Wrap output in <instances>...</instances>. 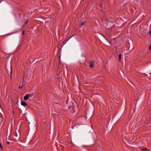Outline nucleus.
I'll return each mask as SVG.
<instances>
[{
  "label": "nucleus",
  "instance_id": "a211bd4d",
  "mask_svg": "<svg viewBox=\"0 0 151 151\" xmlns=\"http://www.w3.org/2000/svg\"><path fill=\"white\" fill-rule=\"evenodd\" d=\"M23 81H24V78H23Z\"/></svg>",
  "mask_w": 151,
  "mask_h": 151
},
{
  "label": "nucleus",
  "instance_id": "7ed1b4c3",
  "mask_svg": "<svg viewBox=\"0 0 151 151\" xmlns=\"http://www.w3.org/2000/svg\"><path fill=\"white\" fill-rule=\"evenodd\" d=\"M21 104L24 106H26L27 105L26 103L24 101H22Z\"/></svg>",
  "mask_w": 151,
  "mask_h": 151
},
{
  "label": "nucleus",
  "instance_id": "dca6fc26",
  "mask_svg": "<svg viewBox=\"0 0 151 151\" xmlns=\"http://www.w3.org/2000/svg\"><path fill=\"white\" fill-rule=\"evenodd\" d=\"M63 91H65V88L64 89L63 88Z\"/></svg>",
  "mask_w": 151,
  "mask_h": 151
},
{
  "label": "nucleus",
  "instance_id": "f8f14e48",
  "mask_svg": "<svg viewBox=\"0 0 151 151\" xmlns=\"http://www.w3.org/2000/svg\"><path fill=\"white\" fill-rule=\"evenodd\" d=\"M22 86L21 87L20 86H19V88H22Z\"/></svg>",
  "mask_w": 151,
  "mask_h": 151
},
{
  "label": "nucleus",
  "instance_id": "0eeeda50",
  "mask_svg": "<svg viewBox=\"0 0 151 151\" xmlns=\"http://www.w3.org/2000/svg\"><path fill=\"white\" fill-rule=\"evenodd\" d=\"M0 147H1V148L2 149H3L2 146V145H1V143H0Z\"/></svg>",
  "mask_w": 151,
  "mask_h": 151
},
{
  "label": "nucleus",
  "instance_id": "f3484780",
  "mask_svg": "<svg viewBox=\"0 0 151 151\" xmlns=\"http://www.w3.org/2000/svg\"><path fill=\"white\" fill-rule=\"evenodd\" d=\"M12 73V71L11 70V72H10L11 76Z\"/></svg>",
  "mask_w": 151,
  "mask_h": 151
},
{
  "label": "nucleus",
  "instance_id": "423d86ee",
  "mask_svg": "<svg viewBox=\"0 0 151 151\" xmlns=\"http://www.w3.org/2000/svg\"><path fill=\"white\" fill-rule=\"evenodd\" d=\"M33 95V94H28V96H29V97H32V96Z\"/></svg>",
  "mask_w": 151,
  "mask_h": 151
},
{
  "label": "nucleus",
  "instance_id": "9b49d317",
  "mask_svg": "<svg viewBox=\"0 0 151 151\" xmlns=\"http://www.w3.org/2000/svg\"><path fill=\"white\" fill-rule=\"evenodd\" d=\"M150 37H151V31H150ZM148 33H149V32H148Z\"/></svg>",
  "mask_w": 151,
  "mask_h": 151
},
{
  "label": "nucleus",
  "instance_id": "2eb2a0df",
  "mask_svg": "<svg viewBox=\"0 0 151 151\" xmlns=\"http://www.w3.org/2000/svg\"><path fill=\"white\" fill-rule=\"evenodd\" d=\"M28 21V20H27L26 22H25V24H26L27 23Z\"/></svg>",
  "mask_w": 151,
  "mask_h": 151
},
{
  "label": "nucleus",
  "instance_id": "f03ea898",
  "mask_svg": "<svg viewBox=\"0 0 151 151\" xmlns=\"http://www.w3.org/2000/svg\"><path fill=\"white\" fill-rule=\"evenodd\" d=\"M29 97L28 94H27L24 97V98L25 100H27L29 99Z\"/></svg>",
  "mask_w": 151,
  "mask_h": 151
},
{
  "label": "nucleus",
  "instance_id": "20e7f679",
  "mask_svg": "<svg viewBox=\"0 0 151 151\" xmlns=\"http://www.w3.org/2000/svg\"><path fill=\"white\" fill-rule=\"evenodd\" d=\"M119 62L121 61V55L120 54L119 55Z\"/></svg>",
  "mask_w": 151,
  "mask_h": 151
},
{
  "label": "nucleus",
  "instance_id": "f257e3e1",
  "mask_svg": "<svg viewBox=\"0 0 151 151\" xmlns=\"http://www.w3.org/2000/svg\"><path fill=\"white\" fill-rule=\"evenodd\" d=\"M89 67L91 68H93L94 67V64L93 62H89Z\"/></svg>",
  "mask_w": 151,
  "mask_h": 151
},
{
  "label": "nucleus",
  "instance_id": "9d476101",
  "mask_svg": "<svg viewBox=\"0 0 151 151\" xmlns=\"http://www.w3.org/2000/svg\"><path fill=\"white\" fill-rule=\"evenodd\" d=\"M149 49L151 50V45H150L149 46Z\"/></svg>",
  "mask_w": 151,
  "mask_h": 151
},
{
  "label": "nucleus",
  "instance_id": "1a4fd4ad",
  "mask_svg": "<svg viewBox=\"0 0 151 151\" xmlns=\"http://www.w3.org/2000/svg\"><path fill=\"white\" fill-rule=\"evenodd\" d=\"M84 24L83 23V22H82L81 24L80 25H81L82 26Z\"/></svg>",
  "mask_w": 151,
  "mask_h": 151
},
{
  "label": "nucleus",
  "instance_id": "6e6552de",
  "mask_svg": "<svg viewBox=\"0 0 151 151\" xmlns=\"http://www.w3.org/2000/svg\"><path fill=\"white\" fill-rule=\"evenodd\" d=\"M100 7L102 8H103V6L102 5V4L101 3H100Z\"/></svg>",
  "mask_w": 151,
  "mask_h": 151
},
{
  "label": "nucleus",
  "instance_id": "ddd939ff",
  "mask_svg": "<svg viewBox=\"0 0 151 151\" xmlns=\"http://www.w3.org/2000/svg\"><path fill=\"white\" fill-rule=\"evenodd\" d=\"M7 143L8 144H9L10 143V142H9L7 141Z\"/></svg>",
  "mask_w": 151,
  "mask_h": 151
},
{
  "label": "nucleus",
  "instance_id": "39448f33",
  "mask_svg": "<svg viewBox=\"0 0 151 151\" xmlns=\"http://www.w3.org/2000/svg\"><path fill=\"white\" fill-rule=\"evenodd\" d=\"M147 149V148H142V150L143 151H145Z\"/></svg>",
  "mask_w": 151,
  "mask_h": 151
},
{
  "label": "nucleus",
  "instance_id": "4468645a",
  "mask_svg": "<svg viewBox=\"0 0 151 151\" xmlns=\"http://www.w3.org/2000/svg\"><path fill=\"white\" fill-rule=\"evenodd\" d=\"M24 31H23V32H22V35H24Z\"/></svg>",
  "mask_w": 151,
  "mask_h": 151
}]
</instances>
